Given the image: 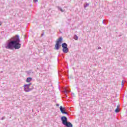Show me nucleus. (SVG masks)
<instances>
[{
  "instance_id": "nucleus-16",
  "label": "nucleus",
  "mask_w": 127,
  "mask_h": 127,
  "mask_svg": "<svg viewBox=\"0 0 127 127\" xmlns=\"http://www.w3.org/2000/svg\"><path fill=\"white\" fill-rule=\"evenodd\" d=\"M68 92H70V91H68V90H65L64 91L65 94H67V93H68Z\"/></svg>"
},
{
  "instance_id": "nucleus-8",
  "label": "nucleus",
  "mask_w": 127,
  "mask_h": 127,
  "mask_svg": "<svg viewBox=\"0 0 127 127\" xmlns=\"http://www.w3.org/2000/svg\"><path fill=\"white\" fill-rule=\"evenodd\" d=\"M32 78L31 77H28L26 79L27 83H29V82H31L32 81Z\"/></svg>"
},
{
  "instance_id": "nucleus-17",
  "label": "nucleus",
  "mask_w": 127,
  "mask_h": 127,
  "mask_svg": "<svg viewBox=\"0 0 127 127\" xmlns=\"http://www.w3.org/2000/svg\"><path fill=\"white\" fill-rule=\"evenodd\" d=\"M34 2H37L38 0H33Z\"/></svg>"
},
{
  "instance_id": "nucleus-10",
  "label": "nucleus",
  "mask_w": 127,
  "mask_h": 127,
  "mask_svg": "<svg viewBox=\"0 0 127 127\" xmlns=\"http://www.w3.org/2000/svg\"><path fill=\"white\" fill-rule=\"evenodd\" d=\"M120 110L119 109V105H118L117 108L115 110V113H119Z\"/></svg>"
},
{
  "instance_id": "nucleus-5",
  "label": "nucleus",
  "mask_w": 127,
  "mask_h": 127,
  "mask_svg": "<svg viewBox=\"0 0 127 127\" xmlns=\"http://www.w3.org/2000/svg\"><path fill=\"white\" fill-rule=\"evenodd\" d=\"M60 110L62 114H65V115H68V113L65 111H66V109H65V108H63L62 106H60Z\"/></svg>"
},
{
  "instance_id": "nucleus-3",
  "label": "nucleus",
  "mask_w": 127,
  "mask_h": 127,
  "mask_svg": "<svg viewBox=\"0 0 127 127\" xmlns=\"http://www.w3.org/2000/svg\"><path fill=\"white\" fill-rule=\"evenodd\" d=\"M63 41V38L62 37H60L58 40H57L56 44L55 45V50H59V48L61 47V43Z\"/></svg>"
},
{
  "instance_id": "nucleus-11",
  "label": "nucleus",
  "mask_w": 127,
  "mask_h": 127,
  "mask_svg": "<svg viewBox=\"0 0 127 127\" xmlns=\"http://www.w3.org/2000/svg\"><path fill=\"white\" fill-rule=\"evenodd\" d=\"M78 38L79 37H78V36H77L76 35H74V39H75V40H78Z\"/></svg>"
},
{
  "instance_id": "nucleus-21",
  "label": "nucleus",
  "mask_w": 127,
  "mask_h": 127,
  "mask_svg": "<svg viewBox=\"0 0 127 127\" xmlns=\"http://www.w3.org/2000/svg\"><path fill=\"white\" fill-rule=\"evenodd\" d=\"M30 88H32V85H30Z\"/></svg>"
},
{
  "instance_id": "nucleus-23",
  "label": "nucleus",
  "mask_w": 127,
  "mask_h": 127,
  "mask_svg": "<svg viewBox=\"0 0 127 127\" xmlns=\"http://www.w3.org/2000/svg\"><path fill=\"white\" fill-rule=\"evenodd\" d=\"M65 96H66V97H68V96L67 95V94H65Z\"/></svg>"
},
{
  "instance_id": "nucleus-1",
  "label": "nucleus",
  "mask_w": 127,
  "mask_h": 127,
  "mask_svg": "<svg viewBox=\"0 0 127 127\" xmlns=\"http://www.w3.org/2000/svg\"><path fill=\"white\" fill-rule=\"evenodd\" d=\"M21 47L20 44V39L18 35L11 37L5 45V48L12 50V49H19Z\"/></svg>"
},
{
  "instance_id": "nucleus-7",
  "label": "nucleus",
  "mask_w": 127,
  "mask_h": 127,
  "mask_svg": "<svg viewBox=\"0 0 127 127\" xmlns=\"http://www.w3.org/2000/svg\"><path fill=\"white\" fill-rule=\"evenodd\" d=\"M62 46L63 48L64 49V48H66L68 47V45H67L66 44V43H64L62 44Z\"/></svg>"
},
{
  "instance_id": "nucleus-9",
  "label": "nucleus",
  "mask_w": 127,
  "mask_h": 127,
  "mask_svg": "<svg viewBox=\"0 0 127 127\" xmlns=\"http://www.w3.org/2000/svg\"><path fill=\"white\" fill-rule=\"evenodd\" d=\"M57 7H58L59 10H61V11H62V12H64V10H63V9H62V8L60 7L59 6H58Z\"/></svg>"
},
{
  "instance_id": "nucleus-14",
  "label": "nucleus",
  "mask_w": 127,
  "mask_h": 127,
  "mask_svg": "<svg viewBox=\"0 0 127 127\" xmlns=\"http://www.w3.org/2000/svg\"><path fill=\"white\" fill-rule=\"evenodd\" d=\"M124 80L122 81V87H124Z\"/></svg>"
},
{
  "instance_id": "nucleus-2",
  "label": "nucleus",
  "mask_w": 127,
  "mask_h": 127,
  "mask_svg": "<svg viewBox=\"0 0 127 127\" xmlns=\"http://www.w3.org/2000/svg\"><path fill=\"white\" fill-rule=\"evenodd\" d=\"M61 120L62 121L64 126L66 127H73V125L70 122H67V117L64 116L61 118Z\"/></svg>"
},
{
  "instance_id": "nucleus-20",
  "label": "nucleus",
  "mask_w": 127,
  "mask_h": 127,
  "mask_svg": "<svg viewBox=\"0 0 127 127\" xmlns=\"http://www.w3.org/2000/svg\"><path fill=\"white\" fill-rule=\"evenodd\" d=\"M57 107H59V104H57Z\"/></svg>"
},
{
  "instance_id": "nucleus-13",
  "label": "nucleus",
  "mask_w": 127,
  "mask_h": 127,
  "mask_svg": "<svg viewBox=\"0 0 127 127\" xmlns=\"http://www.w3.org/2000/svg\"><path fill=\"white\" fill-rule=\"evenodd\" d=\"M96 49H102V48L101 47H96Z\"/></svg>"
},
{
  "instance_id": "nucleus-24",
  "label": "nucleus",
  "mask_w": 127,
  "mask_h": 127,
  "mask_svg": "<svg viewBox=\"0 0 127 127\" xmlns=\"http://www.w3.org/2000/svg\"><path fill=\"white\" fill-rule=\"evenodd\" d=\"M103 23H104V21H103Z\"/></svg>"
},
{
  "instance_id": "nucleus-4",
  "label": "nucleus",
  "mask_w": 127,
  "mask_h": 127,
  "mask_svg": "<svg viewBox=\"0 0 127 127\" xmlns=\"http://www.w3.org/2000/svg\"><path fill=\"white\" fill-rule=\"evenodd\" d=\"M30 85H32V84L29 83L28 84H25L23 86L24 91L25 92L28 93V92H30V91H32V90H33V89H34V87L33 86V85L32 86V88H30Z\"/></svg>"
},
{
  "instance_id": "nucleus-22",
  "label": "nucleus",
  "mask_w": 127,
  "mask_h": 127,
  "mask_svg": "<svg viewBox=\"0 0 127 127\" xmlns=\"http://www.w3.org/2000/svg\"><path fill=\"white\" fill-rule=\"evenodd\" d=\"M0 25H1V22H0Z\"/></svg>"
},
{
  "instance_id": "nucleus-19",
  "label": "nucleus",
  "mask_w": 127,
  "mask_h": 127,
  "mask_svg": "<svg viewBox=\"0 0 127 127\" xmlns=\"http://www.w3.org/2000/svg\"><path fill=\"white\" fill-rule=\"evenodd\" d=\"M27 73L28 74H29V73H31V72H30V71H27Z\"/></svg>"
},
{
  "instance_id": "nucleus-18",
  "label": "nucleus",
  "mask_w": 127,
  "mask_h": 127,
  "mask_svg": "<svg viewBox=\"0 0 127 127\" xmlns=\"http://www.w3.org/2000/svg\"><path fill=\"white\" fill-rule=\"evenodd\" d=\"M44 35V32H43V33L41 34V36H43Z\"/></svg>"
},
{
  "instance_id": "nucleus-12",
  "label": "nucleus",
  "mask_w": 127,
  "mask_h": 127,
  "mask_svg": "<svg viewBox=\"0 0 127 127\" xmlns=\"http://www.w3.org/2000/svg\"><path fill=\"white\" fill-rule=\"evenodd\" d=\"M89 3H87L85 5H84V7H87L89 5Z\"/></svg>"
},
{
  "instance_id": "nucleus-6",
  "label": "nucleus",
  "mask_w": 127,
  "mask_h": 127,
  "mask_svg": "<svg viewBox=\"0 0 127 127\" xmlns=\"http://www.w3.org/2000/svg\"><path fill=\"white\" fill-rule=\"evenodd\" d=\"M63 51L64 53H68V52H69V49H68V47L63 49Z\"/></svg>"
},
{
  "instance_id": "nucleus-15",
  "label": "nucleus",
  "mask_w": 127,
  "mask_h": 127,
  "mask_svg": "<svg viewBox=\"0 0 127 127\" xmlns=\"http://www.w3.org/2000/svg\"><path fill=\"white\" fill-rule=\"evenodd\" d=\"M4 119H5V117H3L1 118V120L2 121H3V120H4Z\"/></svg>"
}]
</instances>
